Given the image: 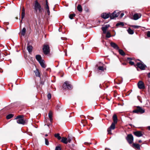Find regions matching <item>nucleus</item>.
I'll return each mask as SVG.
<instances>
[{"label":"nucleus","mask_w":150,"mask_h":150,"mask_svg":"<svg viewBox=\"0 0 150 150\" xmlns=\"http://www.w3.org/2000/svg\"><path fill=\"white\" fill-rule=\"evenodd\" d=\"M61 148L60 146H57L56 147L55 150H61Z\"/></svg>","instance_id":"nucleus-40"},{"label":"nucleus","mask_w":150,"mask_h":150,"mask_svg":"<svg viewBox=\"0 0 150 150\" xmlns=\"http://www.w3.org/2000/svg\"><path fill=\"white\" fill-rule=\"evenodd\" d=\"M77 9L79 11L81 12L82 11V8L81 6L79 4L78 5L77 7Z\"/></svg>","instance_id":"nucleus-23"},{"label":"nucleus","mask_w":150,"mask_h":150,"mask_svg":"<svg viewBox=\"0 0 150 150\" xmlns=\"http://www.w3.org/2000/svg\"><path fill=\"white\" fill-rule=\"evenodd\" d=\"M136 65L141 70H144L145 69V67H146V65L140 62L137 63Z\"/></svg>","instance_id":"nucleus-7"},{"label":"nucleus","mask_w":150,"mask_h":150,"mask_svg":"<svg viewBox=\"0 0 150 150\" xmlns=\"http://www.w3.org/2000/svg\"><path fill=\"white\" fill-rule=\"evenodd\" d=\"M101 17L105 19L108 18L109 17H110V14L109 13H103L101 14Z\"/></svg>","instance_id":"nucleus-13"},{"label":"nucleus","mask_w":150,"mask_h":150,"mask_svg":"<svg viewBox=\"0 0 150 150\" xmlns=\"http://www.w3.org/2000/svg\"><path fill=\"white\" fill-rule=\"evenodd\" d=\"M124 25V23L123 22H120L119 23H117L116 24V26H123Z\"/></svg>","instance_id":"nucleus-28"},{"label":"nucleus","mask_w":150,"mask_h":150,"mask_svg":"<svg viewBox=\"0 0 150 150\" xmlns=\"http://www.w3.org/2000/svg\"><path fill=\"white\" fill-rule=\"evenodd\" d=\"M54 137L59 140H60L62 138L60 136V134L59 133L55 134H54Z\"/></svg>","instance_id":"nucleus-24"},{"label":"nucleus","mask_w":150,"mask_h":150,"mask_svg":"<svg viewBox=\"0 0 150 150\" xmlns=\"http://www.w3.org/2000/svg\"><path fill=\"white\" fill-rule=\"evenodd\" d=\"M132 26L135 28H138L140 27L139 26L135 25H132Z\"/></svg>","instance_id":"nucleus-41"},{"label":"nucleus","mask_w":150,"mask_h":150,"mask_svg":"<svg viewBox=\"0 0 150 150\" xmlns=\"http://www.w3.org/2000/svg\"><path fill=\"white\" fill-rule=\"evenodd\" d=\"M34 9L36 12L41 13L44 11L43 7L37 0L35 1Z\"/></svg>","instance_id":"nucleus-1"},{"label":"nucleus","mask_w":150,"mask_h":150,"mask_svg":"<svg viewBox=\"0 0 150 150\" xmlns=\"http://www.w3.org/2000/svg\"><path fill=\"white\" fill-rule=\"evenodd\" d=\"M45 8L46 10L49 9V7L48 5H45Z\"/></svg>","instance_id":"nucleus-46"},{"label":"nucleus","mask_w":150,"mask_h":150,"mask_svg":"<svg viewBox=\"0 0 150 150\" xmlns=\"http://www.w3.org/2000/svg\"><path fill=\"white\" fill-rule=\"evenodd\" d=\"M46 11H47V14L49 16L50 15V10H49V9H46Z\"/></svg>","instance_id":"nucleus-42"},{"label":"nucleus","mask_w":150,"mask_h":150,"mask_svg":"<svg viewBox=\"0 0 150 150\" xmlns=\"http://www.w3.org/2000/svg\"><path fill=\"white\" fill-rule=\"evenodd\" d=\"M41 66L43 68H45L46 67V66L45 64H44L43 60L39 62Z\"/></svg>","instance_id":"nucleus-19"},{"label":"nucleus","mask_w":150,"mask_h":150,"mask_svg":"<svg viewBox=\"0 0 150 150\" xmlns=\"http://www.w3.org/2000/svg\"><path fill=\"white\" fill-rule=\"evenodd\" d=\"M68 142H69L70 143L72 140V138L71 137L69 136L68 137Z\"/></svg>","instance_id":"nucleus-37"},{"label":"nucleus","mask_w":150,"mask_h":150,"mask_svg":"<svg viewBox=\"0 0 150 150\" xmlns=\"http://www.w3.org/2000/svg\"><path fill=\"white\" fill-rule=\"evenodd\" d=\"M147 128L149 130H150V126H148Z\"/></svg>","instance_id":"nucleus-53"},{"label":"nucleus","mask_w":150,"mask_h":150,"mask_svg":"<svg viewBox=\"0 0 150 150\" xmlns=\"http://www.w3.org/2000/svg\"><path fill=\"white\" fill-rule=\"evenodd\" d=\"M134 135L137 137H140L143 135L142 132L141 131H137L134 132Z\"/></svg>","instance_id":"nucleus-10"},{"label":"nucleus","mask_w":150,"mask_h":150,"mask_svg":"<svg viewBox=\"0 0 150 150\" xmlns=\"http://www.w3.org/2000/svg\"><path fill=\"white\" fill-rule=\"evenodd\" d=\"M119 15L118 12L115 11L113 13L110 15V18L111 19H113L117 17Z\"/></svg>","instance_id":"nucleus-5"},{"label":"nucleus","mask_w":150,"mask_h":150,"mask_svg":"<svg viewBox=\"0 0 150 150\" xmlns=\"http://www.w3.org/2000/svg\"><path fill=\"white\" fill-rule=\"evenodd\" d=\"M80 125L81 126H82L83 127H84L85 126V124H84L83 123V122L81 121V124H80Z\"/></svg>","instance_id":"nucleus-47"},{"label":"nucleus","mask_w":150,"mask_h":150,"mask_svg":"<svg viewBox=\"0 0 150 150\" xmlns=\"http://www.w3.org/2000/svg\"><path fill=\"white\" fill-rule=\"evenodd\" d=\"M102 30L103 31V33H106V30H107V29L105 28V27H102Z\"/></svg>","instance_id":"nucleus-32"},{"label":"nucleus","mask_w":150,"mask_h":150,"mask_svg":"<svg viewBox=\"0 0 150 150\" xmlns=\"http://www.w3.org/2000/svg\"><path fill=\"white\" fill-rule=\"evenodd\" d=\"M98 69L99 70H101L102 71H104V68L102 66H100L98 67Z\"/></svg>","instance_id":"nucleus-35"},{"label":"nucleus","mask_w":150,"mask_h":150,"mask_svg":"<svg viewBox=\"0 0 150 150\" xmlns=\"http://www.w3.org/2000/svg\"><path fill=\"white\" fill-rule=\"evenodd\" d=\"M32 47L30 45H28L27 50L29 53L31 52L32 51Z\"/></svg>","instance_id":"nucleus-22"},{"label":"nucleus","mask_w":150,"mask_h":150,"mask_svg":"<svg viewBox=\"0 0 150 150\" xmlns=\"http://www.w3.org/2000/svg\"><path fill=\"white\" fill-rule=\"evenodd\" d=\"M142 15L141 13H135L133 15V19L134 20H136L141 18Z\"/></svg>","instance_id":"nucleus-9"},{"label":"nucleus","mask_w":150,"mask_h":150,"mask_svg":"<svg viewBox=\"0 0 150 150\" xmlns=\"http://www.w3.org/2000/svg\"><path fill=\"white\" fill-rule=\"evenodd\" d=\"M144 110L139 106H137V108L133 111V112L137 113H140L141 114L144 113Z\"/></svg>","instance_id":"nucleus-3"},{"label":"nucleus","mask_w":150,"mask_h":150,"mask_svg":"<svg viewBox=\"0 0 150 150\" xmlns=\"http://www.w3.org/2000/svg\"><path fill=\"white\" fill-rule=\"evenodd\" d=\"M0 72H3V71L2 70V69L0 68Z\"/></svg>","instance_id":"nucleus-54"},{"label":"nucleus","mask_w":150,"mask_h":150,"mask_svg":"<svg viewBox=\"0 0 150 150\" xmlns=\"http://www.w3.org/2000/svg\"><path fill=\"white\" fill-rule=\"evenodd\" d=\"M106 37L107 38H109L111 37V35L110 33L109 32H106Z\"/></svg>","instance_id":"nucleus-34"},{"label":"nucleus","mask_w":150,"mask_h":150,"mask_svg":"<svg viewBox=\"0 0 150 150\" xmlns=\"http://www.w3.org/2000/svg\"><path fill=\"white\" fill-rule=\"evenodd\" d=\"M48 5V3L47 1V0H46V5Z\"/></svg>","instance_id":"nucleus-52"},{"label":"nucleus","mask_w":150,"mask_h":150,"mask_svg":"<svg viewBox=\"0 0 150 150\" xmlns=\"http://www.w3.org/2000/svg\"><path fill=\"white\" fill-rule=\"evenodd\" d=\"M26 29L25 28H23L21 33V35L23 36H24L25 35L26 32Z\"/></svg>","instance_id":"nucleus-26"},{"label":"nucleus","mask_w":150,"mask_h":150,"mask_svg":"<svg viewBox=\"0 0 150 150\" xmlns=\"http://www.w3.org/2000/svg\"><path fill=\"white\" fill-rule=\"evenodd\" d=\"M110 26V25H106L103 26L105 28L107 29Z\"/></svg>","instance_id":"nucleus-44"},{"label":"nucleus","mask_w":150,"mask_h":150,"mask_svg":"<svg viewBox=\"0 0 150 150\" xmlns=\"http://www.w3.org/2000/svg\"><path fill=\"white\" fill-rule=\"evenodd\" d=\"M122 64L123 65H126V63H122Z\"/></svg>","instance_id":"nucleus-56"},{"label":"nucleus","mask_w":150,"mask_h":150,"mask_svg":"<svg viewBox=\"0 0 150 150\" xmlns=\"http://www.w3.org/2000/svg\"><path fill=\"white\" fill-rule=\"evenodd\" d=\"M110 44L112 47L116 50H119V48L118 45L115 43L112 42L110 43Z\"/></svg>","instance_id":"nucleus-11"},{"label":"nucleus","mask_w":150,"mask_h":150,"mask_svg":"<svg viewBox=\"0 0 150 150\" xmlns=\"http://www.w3.org/2000/svg\"><path fill=\"white\" fill-rule=\"evenodd\" d=\"M113 123H117V115L116 114H114L113 116Z\"/></svg>","instance_id":"nucleus-15"},{"label":"nucleus","mask_w":150,"mask_h":150,"mask_svg":"<svg viewBox=\"0 0 150 150\" xmlns=\"http://www.w3.org/2000/svg\"><path fill=\"white\" fill-rule=\"evenodd\" d=\"M138 87L140 89H144L145 88L144 83L142 81H139L138 83Z\"/></svg>","instance_id":"nucleus-8"},{"label":"nucleus","mask_w":150,"mask_h":150,"mask_svg":"<svg viewBox=\"0 0 150 150\" xmlns=\"http://www.w3.org/2000/svg\"><path fill=\"white\" fill-rule=\"evenodd\" d=\"M142 142V141L141 140H139V142L141 143Z\"/></svg>","instance_id":"nucleus-55"},{"label":"nucleus","mask_w":150,"mask_h":150,"mask_svg":"<svg viewBox=\"0 0 150 150\" xmlns=\"http://www.w3.org/2000/svg\"><path fill=\"white\" fill-rule=\"evenodd\" d=\"M45 144L47 145H48L49 144V142L48 140L46 139L45 138Z\"/></svg>","instance_id":"nucleus-38"},{"label":"nucleus","mask_w":150,"mask_h":150,"mask_svg":"<svg viewBox=\"0 0 150 150\" xmlns=\"http://www.w3.org/2000/svg\"><path fill=\"white\" fill-rule=\"evenodd\" d=\"M148 76L149 78H150V72L148 74Z\"/></svg>","instance_id":"nucleus-51"},{"label":"nucleus","mask_w":150,"mask_h":150,"mask_svg":"<svg viewBox=\"0 0 150 150\" xmlns=\"http://www.w3.org/2000/svg\"><path fill=\"white\" fill-rule=\"evenodd\" d=\"M25 10L24 7H23L22 10V13H21V19H23L25 15Z\"/></svg>","instance_id":"nucleus-18"},{"label":"nucleus","mask_w":150,"mask_h":150,"mask_svg":"<svg viewBox=\"0 0 150 150\" xmlns=\"http://www.w3.org/2000/svg\"><path fill=\"white\" fill-rule=\"evenodd\" d=\"M147 36L148 37H150V31L147 32Z\"/></svg>","instance_id":"nucleus-43"},{"label":"nucleus","mask_w":150,"mask_h":150,"mask_svg":"<svg viewBox=\"0 0 150 150\" xmlns=\"http://www.w3.org/2000/svg\"><path fill=\"white\" fill-rule=\"evenodd\" d=\"M82 122L85 125L87 123V122L85 120H82Z\"/></svg>","instance_id":"nucleus-48"},{"label":"nucleus","mask_w":150,"mask_h":150,"mask_svg":"<svg viewBox=\"0 0 150 150\" xmlns=\"http://www.w3.org/2000/svg\"><path fill=\"white\" fill-rule=\"evenodd\" d=\"M127 59H129H129H130V60H131V58H127Z\"/></svg>","instance_id":"nucleus-57"},{"label":"nucleus","mask_w":150,"mask_h":150,"mask_svg":"<svg viewBox=\"0 0 150 150\" xmlns=\"http://www.w3.org/2000/svg\"><path fill=\"white\" fill-rule=\"evenodd\" d=\"M48 116H49V118L50 119V120L51 122L52 120V113L51 111H50L49 112V113Z\"/></svg>","instance_id":"nucleus-25"},{"label":"nucleus","mask_w":150,"mask_h":150,"mask_svg":"<svg viewBox=\"0 0 150 150\" xmlns=\"http://www.w3.org/2000/svg\"><path fill=\"white\" fill-rule=\"evenodd\" d=\"M129 63L130 64H131L132 65H134V62L131 61H130L129 62Z\"/></svg>","instance_id":"nucleus-45"},{"label":"nucleus","mask_w":150,"mask_h":150,"mask_svg":"<svg viewBox=\"0 0 150 150\" xmlns=\"http://www.w3.org/2000/svg\"><path fill=\"white\" fill-rule=\"evenodd\" d=\"M129 125H130L131 126H132V125L131 124H129Z\"/></svg>","instance_id":"nucleus-60"},{"label":"nucleus","mask_w":150,"mask_h":150,"mask_svg":"<svg viewBox=\"0 0 150 150\" xmlns=\"http://www.w3.org/2000/svg\"><path fill=\"white\" fill-rule=\"evenodd\" d=\"M59 107L60 106L58 105H57L56 108V109L57 110L59 109Z\"/></svg>","instance_id":"nucleus-49"},{"label":"nucleus","mask_w":150,"mask_h":150,"mask_svg":"<svg viewBox=\"0 0 150 150\" xmlns=\"http://www.w3.org/2000/svg\"><path fill=\"white\" fill-rule=\"evenodd\" d=\"M124 15V14L123 13H121V15H120V17H122Z\"/></svg>","instance_id":"nucleus-50"},{"label":"nucleus","mask_w":150,"mask_h":150,"mask_svg":"<svg viewBox=\"0 0 150 150\" xmlns=\"http://www.w3.org/2000/svg\"><path fill=\"white\" fill-rule=\"evenodd\" d=\"M48 99L49 100L51 98V94L50 93H48L47 95Z\"/></svg>","instance_id":"nucleus-39"},{"label":"nucleus","mask_w":150,"mask_h":150,"mask_svg":"<svg viewBox=\"0 0 150 150\" xmlns=\"http://www.w3.org/2000/svg\"><path fill=\"white\" fill-rule=\"evenodd\" d=\"M133 147H135L138 149H140V145L138 144L134 143L132 144Z\"/></svg>","instance_id":"nucleus-20"},{"label":"nucleus","mask_w":150,"mask_h":150,"mask_svg":"<svg viewBox=\"0 0 150 150\" xmlns=\"http://www.w3.org/2000/svg\"><path fill=\"white\" fill-rule=\"evenodd\" d=\"M34 72H35L36 76L39 77H40V73L39 71V70L38 69H36L34 71Z\"/></svg>","instance_id":"nucleus-17"},{"label":"nucleus","mask_w":150,"mask_h":150,"mask_svg":"<svg viewBox=\"0 0 150 150\" xmlns=\"http://www.w3.org/2000/svg\"><path fill=\"white\" fill-rule=\"evenodd\" d=\"M24 117L23 115H19L17 116L15 118V119L17 120L19 119H23V118Z\"/></svg>","instance_id":"nucleus-31"},{"label":"nucleus","mask_w":150,"mask_h":150,"mask_svg":"<svg viewBox=\"0 0 150 150\" xmlns=\"http://www.w3.org/2000/svg\"><path fill=\"white\" fill-rule=\"evenodd\" d=\"M17 122L19 124L24 125L25 122L23 119H19L17 120Z\"/></svg>","instance_id":"nucleus-12"},{"label":"nucleus","mask_w":150,"mask_h":150,"mask_svg":"<svg viewBox=\"0 0 150 150\" xmlns=\"http://www.w3.org/2000/svg\"><path fill=\"white\" fill-rule=\"evenodd\" d=\"M118 50H119V52L120 54L123 56L125 54V53L122 50L119 49Z\"/></svg>","instance_id":"nucleus-27"},{"label":"nucleus","mask_w":150,"mask_h":150,"mask_svg":"<svg viewBox=\"0 0 150 150\" xmlns=\"http://www.w3.org/2000/svg\"><path fill=\"white\" fill-rule=\"evenodd\" d=\"M48 136V135L47 134H46L45 135V136L47 137Z\"/></svg>","instance_id":"nucleus-58"},{"label":"nucleus","mask_w":150,"mask_h":150,"mask_svg":"<svg viewBox=\"0 0 150 150\" xmlns=\"http://www.w3.org/2000/svg\"><path fill=\"white\" fill-rule=\"evenodd\" d=\"M63 88L64 89L68 88L69 89H70L71 88V86L69 83L68 81H66L63 84Z\"/></svg>","instance_id":"nucleus-6"},{"label":"nucleus","mask_w":150,"mask_h":150,"mask_svg":"<svg viewBox=\"0 0 150 150\" xmlns=\"http://www.w3.org/2000/svg\"><path fill=\"white\" fill-rule=\"evenodd\" d=\"M42 50L44 54L45 55L48 54L50 52V47L48 45H44L43 46Z\"/></svg>","instance_id":"nucleus-2"},{"label":"nucleus","mask_w":150,"mask_h":150,"mask_svg":"<svg viewBox=\"0 0 150 150\" xmlns=\"http://www.w3.org/2000/svg\"><path fill=\"white\" fill-rule=\"evenodd\" d=\"M116 124L115 123L112 122L109 127L112 130L114 129L115 127V124Z\"/></svg>","instance_id":"nucleus-21"},{"label":"nucleus","mask_w":150,"mask_h":150,"mask_svg":"<svg viewBox=\"0 0 150 150\" xmlns=\"http://www.w3.org/2000/svg\"><path fill=\"white\" fill-rule=\"evenodd\" d=\"M112 129H111L110 127L108 128L107 129V131L108 134H111V130Z\"/></svg>","instance_id":"nucleus-36"},{"label":"nucleus","mask_w":150,"mask_h":150,"mask_svg":"<svg viewBox=\"0 0 150 150\" xmlns=\"http://www.w3.org/2000/svg\"><path fill=\"white\" fill-rule=\"evenodd\" d=\"M13 115L12 114H9L6 117V118L7 119H10L13 117Z\"/></svg>","instance_id":"nucleus-29"},{"label":"nucleus","mask_w":150,"mask_h":150,"mask_svg":"<svg viewBox=\"0 0 150 150\" xmlns=\"http://www.w3.org/2000/svg\"><path fill=\"white\" fill-rule=\"evenodd\" d=\"M126 139L129 144H131L133 142L134 139L132 134H128L126 137Z\"/></svg>","instance_id":"nucleus-4"},{"label":"nucleus","mask_w":150,"mask_h":150,"mask_svg":"<svg viewBox=\"0 0 150 150\" xmlns=\"http://www.w3.org/2000/svg\"><path fill=\"white\" fill-rule=\"evenodd\" d=\"M61 142L65 144H67L68 143V139L67 138L62 137L61 138Z\"/></svg>","instance_id":"nucleus-14"},{"label":"nucleus","mask_w":150,"mask_h":150,"mask_svg":"<svg viewBox=\"0 0 150 150\" xmlns=\"http://www.w3.org/2000/svg\"><path fill=\"white\" fill-rule=\"evenodd\" d=\"M127 31L128 33L130 34H132L134 33L133 31L130 28H129L127 30Z\"/></svg>","instance_id":"nucleus-30"},{"label":"nucleus","mask_w":150,"mask_h":150,"mask_svg":"<svg viewBox=\"0 0 150 150\" xmlns=\"http://www.w3.org/2000/svg\"><path fill=\"white\" fill-rule=\"evenodd\" d=\"M85 144H89V143H85Z\"/></svg>","instance_id":"nucleus-59"},{"label":"nucleus","mask_w":150,"mask_h":150,"mask_svg":"<svg viewBox=\"0 0 150 150\" xmlns=\"http://www.w3.org/2000/svg\"><path fill=\"white\" fill-rule=\"evenodd\" d=\"M75 14L74 13L71 14L69 15V18L71 19H72L75 16Z\"/></svg>","instance_id":"nucleus-33"},{"label":"nucleus","mask_w":150,"mask_h":150,"mask_svg":"<svg viewBox=\"0 0 150 150\" xmlns=\"http://www.w3.org/2000/svg\"><path fill=\"white\" fill-rule=\"evenodd\" d=\"M36 59L39 62L43 60L42 59V57L40 55H37L36 56Z\"/></svg>","instance_id":"nucleus-16"}]
</instances>
